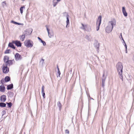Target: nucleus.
Segmentation results:
<instances>
[{"instance_id": "nucleus-16", "label": "nucleus", "mask_w": 134, "mask_h": 134, "mask_svg": "<svg viewBox=\"0 0 134 134\" xmlns=\"http://www.w3.org/2000/svg\"><path fill=\"white\" fill-rule=\"evenodd\" d=\"M122 12L125 16L126 17L127 16V13L126 11L125 8L124 7H122Z\"/></svg>"}, {"instance_id": "nucleus-52", "label": "nucleus", "mask_w": 134, "mask_h": 134, "mask_svg": "<svg viewBox=\"0 0 134 134\" xmlns=\"http://www.w3.org/2000/svg\"><path fill=\"white\" fill-rule=\"evenodd\" d=\"M23 1H24L25 0H22Z\"/></svg>"}, {"instance_id": "nucleus-5", "label": "nucleus", "mask_w": 134, "mask_h": 134, "mask_svg": "<svg viewBox=\"0 0 134 134\" xmlns=\"http://www.w3.org/2000/svg\"><path fill=\"white\" fill-rule=\"evenodd\" d=\"M3 72L5 74H7L9 71V69L8 66L4 65H3V68H2Z\"/></svg>"}, {"instance_id": "nucleus-47", "label": "nucleus", "mask_w": 134, "mask_h": 134, "mask_svg": "<svg viewBox=\"0 0 134 134\" xmlns=\"http://www.w3.org/2000/svg\"><path fill=\"white\" fill-rule=\"evenodd\" d=\"M121 38H122V40L123 41H124V39H123V38L122 36H121Z\"/></svg>"}, {"instance_id": "nucleus-31", "label": "nucleus", "mask_w": 134, "mask_h": 134, "mask_svg": "<svg viewBox=\"0 0 134 134\" xmlns=\"http://www.w3.org/2000/svg\"><path fill=\"white\" fill-rule=\"evenodd\" d=\"M10 51V49H7L4 52V53L5 54L9 53V52Z\"/></svg>"}, {"instance_id": "nucleus-17", "label": "nucleus", "mask_w": 134, "mask_h": 134, "mask_svg": "<svg viewBox=\"0 0 134 134\" xmlns=\"http://www.w3.org/2000/svg\"><path fill=\"white\" fill-rule=\"evenodd\" d=\"M9 57L7 56H5L3 58V61L4 62L6 63L7 61H8L9 60Z\"/></svg>"}, {"instance_id": "nucleus-34", "label": "nucleus", "mask_w": 134, "mask_h": 134, "mask_svg": "<svg viewBox=\"0 0 134 134\" xmlns=\"http://www.w3.org/2000/svg\"><path fill=\"white\" fill-rule=\"evenodd\" d=\"M85 38L86 39H87L88 41H90V39L89 38V36L87 35L86 36Z\"/></svg>"}, {"instance_id": "nucleus-9", "label": "nucleus", "mask_w": 134, "mask_h": 134, "mask_svg": "<svg viewBox=\"0 0 134 134\" xmlns=\"http://www.w3.org/2000/svg\"><path fill=\"white\" fill-rule=\"evenodd\" d=\"M32 29H29L25 31V33H24L23 34L25 35V36L30 35L31 34L32 32Z\"/></svg>"}, {"instance_id": "nucleus-32", "label": "nucleus", "mask_w": 134, "mask_h": 134, "mask_svg": "<svg viewBox=\"0 0 134 134\" xmlns=\"http://www.w3.org/2000/svg\"><path fill=\"white\" fill-rule=\"evenodd\" d=\"M25 8V7L24 6H23V7H21L20 8V13L21 14H22L23 13V8Z\"/></svg>"}, {"instance_id": "nucleus-10", "label": "nucleus", "mask_w": 134, "mask_h": 134, "mask_svg": "<svg viewBox=\"0 0 134 134\" xmlns=\"http://www.w3.org/2000/svg\"><path fill=\"white\" fill-rule=\"evenodd\" d=\"M105 75L104 72H103V78L102 79V86L103 87V88H104V87L105 86V80L106 78V77H104Z\"/></svg>"}, {"instance_id": "nucleus-3", "label": "nucleus", "mask_w": 134, "mask_h": 134, "mask_svg": "<svg viewBox=\"0 0 134 134\" xmlns=\"http://www.w3.org/2000/svg\"><path fill=\"white\" fill-rule=\"evenodd\" d=\"M24 43L25 46L28 48L32 47L33 45V42L30 40L25 41Z\"/></svg>"}, {"instance_id": "nucleus-46", "label": "nucleus", "mask_w": 134, "mask_h": 134, "mask_svg": "<svg viewBox=\"0 0 134 134\" xmlns=\"http://www.w3.org/2000/svg\"><path fill=\"white\" fill-rule=\"evenodd\" d=\"M125 53H127V49H125Z\"/></svg>"}, {"instance_id": "nucleus-29", "label": "nucleus", "mask_w": 134, "mask_h": 134, "mask_svg": "<svg viewBox=\"0 0 134 134\" xmlns=\"http://www.w3.org/2000/svg\"><path fill=\"white\" fill-rule=\"evenodd\" d=\"M40 63L41 65H43L44 63V59L42 58H41L40 62Z\"/></svg>"}, {"instance_id": "nucleus-19", "label": "nucleus", "mask_w": 134, "mask_h": 134, "mask_svg": "<svg viewBox=\"0 0 134 134\" xmlns=\"http://www.w3.org/2000/svg\"><path fill=\"white\" fill-rule=\"evenodd\" d=\"M5 91V86L3 85H1L0 86V91L4 92Z\"/></svg>"}, {"instance_id": "nucleus-54", "label": "nucleus", "mask_w": 134, "mask_h": 134, "mask_svg": "<svg viewBox=\"0 0 134 134\" xmlns=\"http://www.w3.org/2000/svg\"><path fill=\"white\" fill-rule=\"evenodd\" d=\"M24 134H25V133H24Z\"/></svg>"}, {"instance_id": "nucleus-14", "label": "nucleus", "mask_w": 134, "mask_h": 134, "mask_svg": "<svg viewBox=\"0 0 134 134\" xmlns=\"http://www.w3.org/2000/svg\"><path fill=\"white\" fill-rule=\"evenodd\" d=\"M69 15L68 14H67L66 16V28L67 27H68L69 26V25H69Z\"/></svg>"}, {"instance_id": "nucleus-43", "label": "nucleus", "mask_w": 134, "mask_h": 134, "mask_svg": "<svg viewBox=\"0 0 134 134\" xmlns=\"http://www.w3.org/2000/svg\"><path fill=\"white\" fill-rule=\"evenodd\" d=\"M124 46L125 47V49H127V46L126 44H125V45H124Z\"/></svg>"}, {"instance_id": "nucleus-23", "label": "nucleus", "mask_w": 134, "mask_h": 134, "mask_svg": "<svg viewBox=\"0 0 134 134\" xmlns=\"http://www.w3.org/2000/svg\"><path fill=\"white\" fill-rule=\"evenodd\" d=\"M10 77L7 76L5 77L4 79V81L5 82H7L10 81Z\"/></svg>"}, {"instance_id": "nucleus-13", "label": "nucleus", "mask_w": 134, "mask_h": 134, "mask_svg": "<svg viewBox=\"0 0 134 134\" xmlns=\"http://www.w3.org/2000/svg\"><path fill=\"white\" fill-rule=\"evenodd\" d=\"M0 100L1 102H4L6 100V96L5 95H3L1 96Z\"/></svg>"}, {"instance_id": "nucleus-33", "label": "nucleus", "mask_w": 134, "mask_h": 134, "mask_svg": "<svg viewBox=\"0 0 134 134\" xmlns=\"http://www.w3.org/2000/svg\"><path fill=\"white\" fill-rule=\"evenodd\" d=\"M58 3V2H54V1H53V6L54 7H55L57 4Z\"/></svg>"}, {"instance_id": "nucleus-7", "label": "nucleus", "mask_w": 134, "mask_h": 134, "mask_svg": "<svg viewBox=\"0 0 134 134\" xmlns=\"http://www.w3.org/2000/svg\"><path fill=\"white\" fill-rule=\"evenodd\" d=\"M15 58L16 61H18L19 60H21L22 58V57L21 55L18 53H16L15 55Z\"/></svg>"}, {"instance_id": "nucleus-4", "label": "nucleus", "mask_w": 134, "mask_h": 134, "mask_svg": "<svg viewBox=\"0 0 134 134\" xmlns=\"http://www.w3.org/2000/svg\"><path fill=\"white\" fill-rule=\"evenodd\" d=\"M102 20V16L100 15L98 18V19L97 21L96 25H97V30L98 31L99 29V26L101 23Z\"/></svg>"}, {"instance_id": "nucleus-51", "label": "nucleus", "mask_w": 134, "mask_h": 134, "mask_svg": "<svg viewBox=\"0 0 134 134\" xmlns=\"http://www.w3.org/2000/svg\"><path fill=\"white\" fill-rule=\"evenodd\" d=\"M55 0H53V1H54Z\"/></svg>"}, {"instance_id": "nucleus-20", "label": "nucleus", "mask_w": 134, "mask_h": 134, "mask_svg": "<svg viewBox=\"0 0 134 134\" xmlns=\"http://www.w3.org/2000/svg\"><path fill=\"white\" fill-rule=\"evenodd\" d=\"M44 86L43 85L42 88V96L44 98L45 97V93L44 92Z\"/></svg>"}, {"instance_id": "nucleus-30", "label": "nucleus", "mask_w": 134, "mask_h": 134, "mask_svg": "<svg viewBox=\"0 0 134 134\" xmlns=\"http://www.w3.org/2000/svg\"><path fill=\"white\" fill-rule=\"evenodd\" d=\"M2 5L3 7L6 6V1H4L2 3Z\"/></svg>"}, {"instance_id": "nucleus-40", "label": "nucleus", "mask_w": 134, "mask_h": 134, "mask_svg": "<svg viewBox=\"0 0 134 134\" xmlns=\"http://www.w3.org/2000/svg\"><path fill=\"white\" fill-rule=\"evenodd\" d=\"M65 133L69 134V130L68 129H66L65 131Z\"/></svg>"}, {"instance_id": "nucleus-18", "label": "nucleus", "mask_w": 134, "mask_h": 134, "mask_svg": "<svg viewBox=\"0 0 134 134\" xmlns=\"http://www.w3.org/2000/svg\"><path fill=\"white\" fill-rule=\"evenodd\" d=\"M13 88V85L12 83H11L10 85H7V90H10L12 89Z\"/></svg>"}, {"instance_id": "nucleus-28", "label": "nucleus", "mask_w": 134, "mask_h": 134, "mask_svg": "<svg viewBox=\"0 0 134 134\" xmlns=\"http://www.w3.org/2000/svg\"><path fill=\"white\" fill-rule=\"evenodd\" d=\"M11 23H13L14 24H17L19 25H20L21 24H20L18 23H17L15 21L13 20H12L11 21Z\"/></svg>"}, {"instance_id": "nucleus-22", "label": "nucleus", "mask_w": 134, "mask_h": 134, "mask_svg": "<svg viewBox=\"0 0 134 134\" xmlns=\"http://www.w3.org/2000/svg\"><path fill=\"white\" fill-rule=\"evenodd\" d=\"M87 25H85L84 27H83V29L85 31H87L88 32H90L91 31V27H90V29H88L87 30L86 29V28H87Z\"/></svg>"}, {"instance_id": "nucleus-50", "label": "nucleus", "mask_w": 134, "mask_h": 134, "mask_svg": "<svg viewBox=\"0 0 134 134\" xmlns=\"http://www.w3.org/2000/svg\"><path fill=\"white\" fill-rule=\"evenodd\" d=\"M121 36H122V33H121V34H120V36H121Z\"/></svg>"}, {"instance_id": "nucleus-41", "label": "nucleus", "mask_w": 134, "mask_h": 134, "mask_svg": "<svg viewBox=\"0 0 134 134\" xmlns=\"http://www.w3.org/2000/svg\"><path fill=\"white\" fill-rule=\"evenodd\" d=\"M81 25H82V26L81 27V28L82 29H83V27H84L85 25L82 23L81 24Z\"/></svg>"}, {"instance_id": "nucleus-44", "label": "nucleus", "mask_w": 134, "mask_h": 134, "mask_svg": "<svg viewBox=\"0 0 134 134\" xmlns=\"http://www.w3.org/2000/svg\"><path fill=\"white\" fill-rule=\"evenodd\" d=\"M125 44H126V43H125V41H124H124H123V44L124 45Z\"/></svg>"}, {"instance_id": "nucleus-27", "label": "nucleus", "mask_w": 134, "mask_h": 134, "mask_svg": "<svg viewBox=\"0 0 134 134\" xmlns=\"http://www.w3.org/2000/svg\"><path fill=\"white\" fill-rule=\"evenodd\" d=\"M6 104H7L8 107L9 108H11L12 105V103L11 102L9 103L7 102Z\"/></svg>"}, {"instance_id": "nucleus-6", "label": "nucleus", "mask_w": 134, "mask_h": 134, "mask_svg": "<svg viewBox=\"0 0 134 134\" xmlns=\"http://www.w3.org/2000/svg\"><path fill=\"white\" fill-rule=\"evenodd\" d=\"M46 28V29L47 31L48 36L49 37L51 38L52 36H53L54 35V33L52 31H50V30L48 28V26L47 25H46L45 26Z\"/></svg>"}, {"instance_id": "nucleus-11", "label": "nucleus", "mask_w": 134, "mask_h": 134, "mask_svg": "<svg viewBox=\"0 0 134 134\" xmlns=\"http://www.w3.org/2000/svg\"><path fill=\"white\" fill-rule=\"evenodd\" d=\"M94 47L96 49H97L98 52V50H99V43L97 41H95L94 43Z\"/></svg>"}, {"instance_id": "nucleus-37", "label": "nucleus", "mask_w": 134, "mask_h": 134, "mask_svg": "<svg viewBox=\"0 0 134 134\" xmlns=\"http://www.w3.org/2000/svg\"><path fill=\"white\" fill-rule=\"evenodd\" d=\"M119 75L120 77V79H121L122 80V81H123V77H122V73H121V75L120 74H119Z\"/></svg>"}, {"instance_id": "nucleus-45", "label": "nucleus", "mask_w": 134, "mask_h": 134, "mask_svg": "<svg viewBox=\"0 0 134 134\" xmlns=\"http://www.w3.org/2000/svg\"><path fill=\"white\" fill-rule=\"evenodd\" d=\"M57 69H58V70H59V67H58V65H57Z\"/></svg>"}, {"instance_id": "nucleus-49", "label": "nucleus", "mask_w": 134, "mask_h": 134, "mask_svg": "<svg viewBox=\"0 0 134 134\" xmlns=\"http://www.w3.org/2000/svg\"><path fill=\"white\" fill-rule=\"evenodd\" d=\"M57 2H59V1H59V0H57Z\"/></svg>"}, {"instance_id": "nucleus-38", "label": "nucleus", "mask_w": 134, "mask_h": 134, "mask_svg": "<svg viewBox=\"0 0 134 134\" xmlns=\"http://www.w3.org/2000/svg\"><path fill=\"white\" fill-rule=\"evenodd\" d=\"M41 42L42 43L43 45L44 46H45V45H46V43L44 41H43V40H42Z\"/></svg>"}, {"instance_id": "nucleus-53", "label": "nucleus", "mask_w": 134, "mask_h": 134, "mask_svg": "<svg viewBox=\"0 0 134 134\" xmlns=\"http://www.w3.org/2000/svg\"><path fill=\"white\" fill-rule=\"evenodd\" d=\"M61 0H59V1H61Z\"/></svg>"}, {"instance_id": "nucleus-1", "label": "nucleus", "mask_w": 134, "mask_h": 134, "mask_svg": "<svg viewBox=\"0 0 134 134\" xmlns=\"http://www.w3.org/2000/svg\"><path fill=\"white\" fill-rule=\"evenodd\" d=\"M116 25V21L115 20L113 21H109L108 25L107 26L105 29V31L107 33L110 32L112 31L113 25Z\"/></svg>"}, {"instance_id": "nucleus-15", "label": "nucleus", "mask_w": 134, "mask_h": 134, "mask_svg": "<svg viewBox=\"0 0 134 134\" xmlns=\"http://www.w3.org/2000/svg\"><path fill=\"white\" fill-rule=\"evenodd\" d=\"M13 44L14 43H13V41L12 42H10L8 44V47L13 49H15V47Z\"/></svg>"}, {"instance_id": "nucleus-26", "label": "nucleus", "mask_w": 134, "mask_h": 134, "mask_svg": "<svg viewBox=\"0 0 134 134\" xmlns=\"http://www.w3.org/2000/svg\"><path fill=\"white\" fill-rule=\"evenodd\" d=\"M3 102L0 103V107H1L3 108L6 107V104Z\"/></svg>"}, {"instance_id": "nucleus-2", "label": "nucleus", "mask_w": 134, "mask_h": 134, "mask_svg": "<svg viewBox=\"0 0 134 134\" xmlns=\"http://www.w3.org/2000/svg\"><path fill=\"white\" fill-rule=\"evenodd\" d=\"M116 69L119 74L121 75V73L123 72V66L122 63L120 62H119L116 65Z\"/></svg>"}, {"instance_id": "nucleus-24", "label": "nucleus", "mask_w": 134, "mask_h": 134, "mask_svg": "<svg viewBox=\"0 0 134 134\" xmlns=\"http://www.w3.org/2000/svg\"><path fill=\"white\" fill-rule=\"evenodd\" d=\"M25 36V35L24 34L23 35L20 36V39L21 40V41H23L24 40Z\"/></svg>"}, {"instance_id": "nucleus-21", "label": "nucleus", "mask_w": 134, "mask_h": 134, "mask_svg": "<svg viewBox=\"0 0 134 134\" xmlns=\"http://www.w3.org/2000/svg\"><path fill=\"white\" fill-rule=\"evenodd\" d=\"M8 97H10V98H12L13 96L14 95V93L11 91H9L8 92Z\"/></svg>"}, {"instance_id": "nucleus-8", "label": "nucleus", "mask_w": 134, "mask_h": 134, "mask_svg": "<svg viewBox=\"0 0 134 134\" xmlns=\"http://www.w3.org/2000/svg\"><path fill=\"white\" fill-rule=\"evenodd\" d=\"M13 43L15 44L18 47H21V43L20 41L18 40L13 41Z\"/></svg>"}, {"instance_id": "nucleus-36", "label": "nucleus", "mask_w": 134, "mask_h": 134, "mask_svg": "<svg viewBox=\"0 0 134 134\" xmlns=\"http://www.w3.org/2000/svg\"><path fill=\"white\" fill-rule=\"evenodd\" d=\"M6 113V111L5 110H3L2 113V116H3V115L5 114Z\"/></svg>"}, {"instance_id": "nucleus-42", "label": "nucleus", "mask_w": 134, "mask_h": 134, "mask_svg": "<svg viewBox=\"0 0 134 134\" xmlns=\"http://www.w3.org/2000/svg\"><path fill=\"white\" fill-rule=\"evenodd\" d=\"M37 38L41 42L42 40L39 37H38Z\"/></svg>"}, {"instance_id": "nucleus-25", "label": "nucleus", "mask_w": 134, "mask_h": 134, "mask_svg": "<svg viewBox=\"0 0 134 134\" xmlns=\"http://www.w3.org/2000/svg\"><path fill=\"white\" fill-rule=\"evenodd\" d=\"M57 106L58 107H59V110L60 111L61 109L62 108V105L61 104L60 101H58L57 102Z\"/></svg>"}, {"instance_id": "nucleus-35", "label": "nucleus", "mask_w": 134, "mask_h": 134, "mask_svg": "<svg viewBox=\"0 0 134 134\" xmlns=\"http://www.w3.org/2000/svg\"><path fill=\"white\" fill-rule=\"evenodd\" d=\"M60 72L59 70H58L57 73V77H58V75L59 76H60Z\"/></svg>"}, {"instance_id": "nucleus-48", "label": "nucleus", "mask_w": 134, "mask_h": 134, "mask_svg": "<svg viewBox=\"0 0 134 134\" xmlns=\"http://www.w3.org/2000/svg\"><path fill=\"white\" fill-rule=\"evenodd\" d=\"M121 38H122V40L123 41H124V39H123V38L122 36H121Z\"/></svg>"}, {"instance_id": "nucleus-12", "label": "nucleus", "mask_w": 134, "mask_h": 134, "mask_svg": "<svg viewBox=\"0 0 134 134\" xmlns=\"http://www.w3.org/2000/svg\"><path fill=\"white\" fill-rule=\"evenodd\" d=\"M13 61H14V60H9L8 61H7L6 63H5L6 64L5 66H10L12 65L13 63Z\"/></svg>"}, {"instance_id": "nucleus-39", "label": "nucleus", "mask_w": 134, "mask_h": 134, "mask_svg": "<svg viewBox=\"0 0 134 134\" xmlns=\"http://www.w3.org/2000/svg\"><path fill=\"white\" fill-rule=\"evenodd\" d=\"M4 80L3 79H2L1 80V83L2 84V85H3L4 84Z\"/></svg>"}]
</instances>
